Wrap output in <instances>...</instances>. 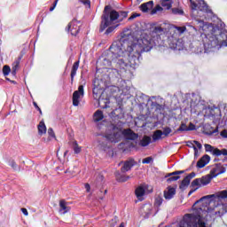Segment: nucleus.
I'll list each match as a JSON object with an SVG mask.
<instances>
[{"label":"nucleus","mask_w":227,"mask_h":227,"mask_svg":"<svg viewBox=\"0 0 227 227\" xmlns=\"http://www.w3.org/2000/svg\"><path fill=\"white\" fill-rule=\"evenodd\" d=\"M193 213L186 214L177 223L179 227H207L208 217H223L227 212V190L202 197L192 206Z\"/></svg>","instance_id":"obj_1"},{"label":"nucleus","mask_w":227,"mask_h":227,"mask_svg":"<svg viewBox=\"0 0 227 227\" xmlns=\"http://www.w3.org/2000/svg\"><path fill=\"white\" fill-rule=\"evenodd\" d=\"M167 31L162 25L154 27L152 32H142L138 39L129 41V43H124L122 47L126 49L132 59H139L143 52H150L153 49V46L157 45L159 35H162V33H166Z\"/></svg>","instance_id":"obj_2"},{"label":"nucleus","mask_w":227,"mask_h":227,"mask_svg":"<svg viewBox=\"0 0 227 227\" xmlns=\"http://www.w3.org/2000/svg\"><path fill=\"white\" fill-rule=\"evenodd\" d=\"M125 43H130V41L124 40L122 43L112 44L109 48L108 58L104 59L103 65L105 68H109L113 63L119 65V67H126L127 61L133 67L139 63V59H134L127 51V49L123 47Z\"/></svg>","instance_id":"obj_3"},{"label":"nucleus","mask_w":227,"mask_h":227,"mask_svg":"<svg viewBox=\"0 0 227 227\" xmlns=\"http://www.w3.org/2000/svg\"><path fill=\"white\" fill-rule=\"evenodd\" d=\"M190 3L192 16L194 17V19H196V17H202V13H210L211 12L207 3H205V0H190Z\"/></svg>","instance_id":"obj_4"},{"label":"nucleus","mask_w":227,"mask_h":227,"mask_svg":"<svg viewBox=\"0 0 227 227\" xmlns=\"http://www.w3.org/2000/svg\"><path fill=\"white\" fill-rule=\"evenodd\" d=\"M123 136V131L118 127H113L112 129L106 131L105 137L110 143H119Z\"/></svg>","instance_id":"obj_5"},{"label":"nucleus","mask_w":227,"mask_h":227,"mask_svg":"<svg viewBox=\"0 0 227 227\" xmlns=\"http://www.w3.org/2000/svg\"><path fill=\"white\" fill-rule=\"evenodd\" d=\"M120 17V14H118V12L112 11L110 12V15L107 13H105L102 17L101 26H100V31H104L106 27H109L114 20H116Z\"/></svg>","instance_id":"obj_6"},{"label":"nucleus","mask_w":227,"mask_h":227,"mask_svg":"<svg viewBox=\"0 0 227 227\" xmlns=\"http://www.w3.org/2000/svg\"><path fill=\"white\" fill-rule=\"evenodd\" d=\"M212 177L211 175H207L204 176L200 178H196L192 182V187H198L200 189V187H205V185H208V184H210V182H212Z\"/></svg>","instance_id":"obj_7"},{"label":"nucleus","mask_w":227,"mask_h":227,"mask_svg":"<svg viewBox=\"0 0 227 227\" xmlns=\"http://www.w3.org/2000/svg\"><path fill=\"white\" fill-rule=\"evenodd\" d=\"M81 29V22L77 20H73L67 27V30L72 35V36H77Z\"/></svg>","instance_id":"obj_8"},{"label":"nucleus","mask_w":227,"mask_h":227,"mask_svg":"<svg viewBox=\"0 0 227 227\" xmlns=\"http://www.w3.org/2000/svg\"><path fill=\"white\" fill-rule=\"evenodd\" d=\"M84 97V86L80 85L78 90L73 93V106L77 107L81 102V98Z\"/></svg>","instance_id":"obj_9"},{"label":"nucleus","mask_w":227,"mask_h":227,"mask_svg":"<svg viewBox=\"0 0 227 227\" xmlns=\"http://www.w3.org/2000/svg\"><path fill=\"white\" fill-rule=\"evenodd\" d=\"M227 165H223L221 163L215 164L210 170V175L212 178H215V176H219V175H223V173H226Z\"/></svg>","instance_id":"obj_10"},{"label":"nucleus","mask_w":227,"mask_h":227,"mask_svg":"<svg viewBox=\"0 0 227 227\" xmlns=\"http://www.w3.org/2000/svg\"><path fill=\"white\" fill-rule=\"evenodd\" d=\"M140 214L143 217L147 219V217H150V215L153 214V206L152 204H145L140 208Z\"/></svg>","instance_id":"obj_11"},{"label":"nucleus","mask_w":227,"mask_h":227,"mask_svg":"<svg viewBox=\"0 0 227 227\" xmlns=\"http://www.w3.org/2000/svg\"><path fill=\"white\" fill-rule=\"evenodd\" d=\"M147 189H148V185L146 184L140 185L136 189L135 194L137 200H139V201H143L145 193L146 192Z\"/></svg>","instance_id":"obj_12"},{"label":"nucleus","mask_w":227,"mask_h":227,"mask_svg":"<svg viewBox=\"0 0 227 227\" xmlns=\"http://www.w3.org/2000/svg\"><path fill=\"white\" fill-rule=\"evenodd\" d=\"M175 194H176V189L171 186H168L163 192V196L165 200H173V198H175Z\"/></svg>","instance_id":"obj_13"},{"label":"nucleus","mask_w":227,"mask_h":227,"mask_svg":"<svg viewBox=\"0 0 227 227\" xmlns=\"http://www.w3.org/2000/svg\"><path fill=\"white\" fill-rule=\"evenodd\" d=\"M135 165L136 161L133 159L126 160L121 168V173H127V171H130V169H132Z\"/></svg>","instance_id":"obj_14"},{"label":"nucleus","mask_w":227,"mask_h":227,"mask_svg":"<svg viewBox=\"0 0 227 227\" xmlns=\"http://www.w3.org/2000/svg\"><path fill=\"white\" fill-rule=\"evenodd\" d=\"M122 136L126 139H130L132 141H134V139H137V134L134 133V131H132V129L122 130Z\"/></svg>","instance_id":"obj_15"},{"label":"nucleus","mask_w":227,"mask_h":227,"mask_svg":"<svg viewBox=\"0 0 227 227\" xmlns=\"http://www.w3.org/2000/svg\"><path fill=\"white\" fill-rule=\"evenodd\" d=\"M182 173H184V171H175L168 174L167 176H169V178L167 179V182L168 184H171V182H176V180H180V176H175V175H182Z\"/></svg>","instance_id":"obj_16"},{"label":"nucleus","mask_w":227,"mask_h":227,"mask_svg":"<svg viewBox=\"0 0 227 227\" xmlns=\"http://www.w3.org/2000/svg\"><path fill=\"white\" fill-rule=\"evenodd\" d=\"M208 162H210V156L206 154L202 156L200 160L197 162V168H205L207 164H208Z\"/></svg>","instance_id":"obj_17"},{"label":"nucleus","mask_w":227,"mask_h":227,"mask_svg":"<svg viewBox=\"0 0 227 227\" xmlns=\"http://www.w3.org/2000/svg\"><path fill=\"white\" fill-rule=\"evenodd\" d=\"M70 212V207L67 205V201L60 200L59 201V214H67Z\"/></svg>","instance_id":"obj_18"},{"label":"nucleus","mask_w":227,"mask_h":227,"mask_svg":"<svg viewBox=\"0 0 227 227\" xmlns=\"http://www.w3.org/2000/svg\"><path fill=\"white\" fill-rule=\"evenodd\" d=\"M104 120V112L102 110H97L93 114V121L98 123V121H102Z\"/></svg>","instance_id":"obj_19"},{"label":"nucleus","mask_w":227,"mask_h":227,"mask_svg":"<svg viewBox=\"0 0 227 227\" xmlns=\"http://www.w3.org/2000/svg\"><path fill=\"white\" fill-rule=\"evenodd\" d=\"M152 8H153V1H149L140 5V10L144 12H148V10H152Z\"/></svg>","instance_id":"obj_20"},{"label":"nucleus","mask_w":227,"mask_h":227,"mask_svg":"<svg viewBox=\"0 0 227 227\" xmlns=\"http://www.w3.org/2000/svg\"><path fill=\"white\" fill-rule=\"evenodd\" d=\"M160 4L165 10H171V7L173 6V0H160Z\"/></svg>","instance_id":"obj_21"},{"label":"nucleus","mask_w":227,"mask_h":227,"mask_svg":"<svg viewBox=\"0 0 227 227\" xmlns=\"http://www.w3.org/2000/svg\"><path fill=\"white\" fill-rule=\"evenodd\" d=\"M77 70H79V61L74 63L72 70H71V81H74V77H75L77 74Z\"/></svg>","instance_id":"obj_22"},{"label":"nucleus","mask_w":227,"mask_h":227,"mask_svg":"<svg viewBox=\"0 0 227 227\" xmlns=\"http://www.w3.org/2000/svg\"><path fill=\"white\" fill-rule=\"evenodd\" d=\"M152 143V137H148V136H145L139 145L140 146H148V145H150Z\"/></svg>","instance_id":"obj_23"},{"label":"nucleus","mask_w":227,"mask_h":227,"mask_svg":"<svg viewBox=\"0 0 227 227\" xmlns=\"http://www.w3.org/2000/svg\"><path fill=\"white\" fill-rule=\"evenodd\" d=\"M162 136H163L162 130L157 129L153 134V140L154 142L159 141V139H162Z\"/></svg>","instance_id":"obj_24"},{"label":"nucleus","mask_w":227,"mask_h":227,"mask_svg":"<svg viewBox=\"0 0 227 227\" xmlns=\"http://www.w3.org/2000/svg\"><path fill=\"white\" fill-rule=\"evenodd\" d=\"M171 31H174L175 33H178V35H183V33H185V30L187 29L185 27H176L173 26L170 27Z\"/></svg>","instance_id":"obj_25"},{"label":"nucleus","mask_w":227,"mask_h":227,"mask_svg":"<svg viewBox=\"0 0 227 227\" xmlns=\"http://www.w3.org/2000/svg\"><path fill=\"white\" fill-rule=\"evenodd\" d=\"M189 184H191V180L189 179V177H184L179 186V189H182V191H185V189L189 187Z\"/></svg>","instance_id":"obj_26"},{"label":"nucleus","mask_w":227,"mask_h":227,"mask_svg":"<svg viewBox=\"0 0 227 227\" xmlns=\"http://www.w3.org/2000/svg\"><path fill=\"white\" fill-rule=\"evenodd\" d=\"M220 38H223V40L220 39V42H218L217 44L222 45L223 47H227V34L222 33L220 35Z\"/></svg>","instance_id":"obj_27"},{"label":"nucleus","mask_w":227,"mask_h":227,"mask_svg":"<svg viewBox=\"0 0 227 227\" xmlns=\"http://www.w3.org/2000/svg\"><path fill=\"white\" fill-rule=\"evenodd\" d=\"M38 132L39 134H45L47 132V127H45V122L40 121L38 124Z\"/></svg>","instance_id":"obj_28"},{"label":"nucleus","mask_w":227,"mask_h":227,"mask_svg":"<svg viewBox=\"0 0 227 227\" xmlns=\"http://www.w3.org/2000/svg\"><path fill=\"white\" fill-rule=\"evenodd\" d=\"M99 104H105V106H103V109H107V107H109L110 101L107 98L104 99L99 98Z\"/></svg>","instance_id":"obj_29"},{"label":"nucleus","mask_w":227,"mask_h":227,"mask_svg":"<svg viewBox=\"0 0 227 227\" xmlns=\"http://www.w3.org/2000/svg\"><path fill=\"white\" fill-rule=\"evenodd\" d=\"M164 201V199H162V197L158 196L155 198V201H154V207H160V205H162V202Z\"/></svg>","instance_id":"obj_30"},{"label":"nucleus","mask_w":227,"mask_h":227,"mask_svg":"<svg viewBox=\"0 0 227 227\" xmlns=\"http://www.w3.org/2000/svg\"><path fill=\"white\" fill-rule=\"evenodd\" d=\"M73 150L74 153H79L82 151L81 146H79L76 141L73 142Z\"/></svg>","instance_id":"obj_31"},{"label":"nucleus","mask_w":227,"mask_h":227,"mask_svg":"<svg viewBox=\"0 0 227 227\" xmlns=\"http://www.w3.org/2000/svg\"><path fill=\"white\" fill-rule=\"evenodd\" d=\"M189 131V127L185 123H182L177 129V132H187Z\"/></svg>","instance_id":"obj_32"},{"label":"nucleus","mask_w":227,"mask_h":227,"mask_svg":"<svg viewBox=\"0 0 227 227\" xmlns=\"http://www.w3.org/2000/svg\"><path fill=\"white\" fill-rule=\"evenodd\" d=\"M204 47H205L206 52H210V51H208L207 49H215V41H212L211 42V45L210 44H204Z\"/></svg>","instance_id":"obj_33"},{"label":"nucleus","mask_w":227,"mask_h":227,"mask_svg":"<svg viewBox=\"0 0 227 227\" xmlns=\"http://www.w3.org/2000/svg\"><path fill=\"white\" fill-rule=\"evenodd\" d=\"M170 132H172L171 128H169V127L163 128L162 134H163V136H165V137H168L169 136Z\"/></svg>","instance_id":"obj_34"},{"label":"nucleus","mask_w":227,"mask_h":227,"mask_svg":"<svg viewBox=\"0 0 227 227\" xmlns=\"http://www.w3.org/2000/svg\"><path fill=\"white\" fill-rule=\"evenodd\" d=\"M129 179H130V176H125V175L120 176L117 177L118 182H127V180H129Z\"/></svg>","instance_id":"obj_35"},{"label":"nucleus","mask_w":227,"mask_h":227,"mask_svg":"<svg viewBox=\"0 0 227 227\" xmlns=\"http://www.w3.org/2000/svg\"><path fill=\"white\" fill-rule=\"evenodd\" d=\"M157 12H162V7L160 5H156L155 8L151 12L152 15H155Z\"/></svg>","instance_id":"obj_36"},{"label":"nucleus","mask_w":227,"mask_h":227,"mask_svg":"<svg viewBox=\"0 0 227 227\" xmlns=\"http://www.w3.org/2000/svg\"><path fill=\"white\" fill-rule=\"evenodd\" d=\"M204 146H205L206 152H211V153H213L214 149L215 148V147H214V146H212L211 145H208V144H205Z\"/></svg>","instance_id":"obj_37"},{"label":"nucleus","mask_w":227,"mask_h":227,"mask_svg":"<svg viewBox=\"0 0 227 227\" xmlns=\"http://www.w3.org/2000/svg\"><path fill=\"white\" fill-rule=\"evenodd\" d=\"M172 13H174L175 15H182V13H184V11L178 8H174L172 9Z\"/></svg>","instance_id":"obj_38"},{"label":"nucleus","mask_w":227,"mask_h":227,"mask_svg":"<svg viewBox=\"0 0 227 227\" xmlns=\"http://www.w3.org/2000/svg\"><path fill=\"white\" fill-rule=\"evenodd\" d=\"M11 68L8 66H4L3 68V74L4 75H8L11 72Z\"/></svg>","instance_id":"obj_39"},{"label":"nucleus","mask_w":227,"mask_h":227,"mask_svg":"<svg viewBox=\"0 0 227 227\" xmlns=\"http://www.w3.org/2000/svg\"><path fill=\"white\" fill-rule=\"evenodd\" d=\"M18 68H19V62H15L12 66V75H15V74H17Z\"/></svg>","instance_id":"obj_40"},{"label":"nucleus","mask_w":227,"mask_h":227,"mask_svg":"<svg viewBox=\"0 0 227 227\" xmlns=\"http://www.w3.org/2000/svg\"><path fill=\"white\" fill-rule=\"evenodd\" d=\"M152 160H153V157H147L142 160V163L143 164H150V162H152Z\"/></svg>","instance_id":"obj_41"},{"label":"nucleus","mask_w":227,"mask_h":227,"mask_svg":"<svg viewBox=\"0 0 227 227\" xmlns=\"http://www.w3.org/2000/svg\"><path fill=\"white\" fill-rule=\"evenodd\" d=\"M213 155H215L216 157H219V156H221V150H219L218 148H215V149H213Z\"/></svg>","instance_id":"obj_42"},{"label":"nucleus","mask_w":227,"mask_h":227,"mask_svg":"<svg viewBox=\"0 0 227 227\" xmlns=\"http://www.w3.org/2000/svg\"><path fill=\"white\" fill-rule=\"evenodd\" d=\"M114 29H116V27H109L106 31V34L109 35L110 33H113V31H114Z\"/></svg>","instance_id":"obj_43"},{"label":"nucleus","mask_w":227,"mask_h":227,"mask_svg":"<svg viewBox=\"0 0 227 227\" xmlns=\"http://www.w3.org/2000/svg\"><path fill=\"white\" fill-rule=\"evenodd\" d=\"M81 3H82V4H84L85 6H87L88 8H90V0H80Z\"/></svg>","instance_id":"obj_44"},{"label":"nucleus","mask_w":227,"mask_h":227,"mask_svg":"<svg viewBox=\"0 0 227 227\" xmlns=\"http://www.w3.org/2000/svg\"><path fill=\"white\" fill-rule=\"evenodd\" d=\"M193 143L196 145V148H198L199 150H201L203 148V145H201V144L196 140H193Z\"/></svg>","instance_id":"obj_45"},{"label":"nucleus","mask_w":227,"mask_h":227,"mask_svg":"<svg viewBox=\"0 0 227 227\" xmlns=\"http://www.w3.org/2000/svg\"><path fill=\"white\" fill-rule=\"evenodd\" d=\"M187 146H189L190 148H196L195 144H194V140L193 141H188L187 142Z\"/></svg>","instance_id":"obj_46"},{"label":"nucleus","mask_w":227,"mask_h":227,"mask_svg":"<svg viewBox=\"0 0 227 227\" xmlns=\"http://www.w3.org/2000/svg\"><path fill=\"white\" fill-rule=\"evenodd\" d=\"M48 134L49 136H51V137H56V135L54 134V130L52 129V128H50L48 129Z\"/></svg>","instance_id":"obj_47"},{"label":"nucleus","mask_w":227,"mask_h":227,"mask_svg":"<svg viewBox=\"0 0 227 227\" xmlns=\"http://www.w3.org/2000/svg\"><path fill=\"white\" fill-rule=\"evenodd\" d=\"M116 223H118V218L114 217L112 219L110 226L114 227L116 226Z\"/></svg>","instance_id":"obj_48"},{"label":"nucleus","mask_w":227,"mask_h":227,"mask_svg":"<svg viewBox=\"0 0 227 227\" xmlns=\"http://www.w3.org/2000/svg\"><path fill=\"white\" fill-rule=\"evenodd\" d=\"M194 176H196V173L192 172L186 176V178H188V180H191L192 178H194Z\"/></svg>","instance_id":"obj_49"},{"label":"nucleus","mask_w":227,"mask_h":227,"mask_svg":"<svg viewBox=\"0 0 227 227\" xmlns=\"http://www.w3.org/2000/svg\"><path fill=\"white\" fill-rule=\"evenodd\" d=\"M195 129H196V126L192 124V122H190L188 130H195Z\"/></svg>","instance_id":"obj_50"},{"label":"nucleus","mask_w":227,"mask_h":227,"mask_svg":"<svg viewBox=\"0 0 227 227\" xmlns=\"http://www.w3.org/2000/svg\"><path fill=\"white\" fill-rule=\"evenodd\" d=\"M198 189H200L198 186L193 187V189L189 192L188 196H191V194H192L193 192H196Z\"/></svg>","instance_id":"obj_51"},{"label":"nucleus","mask_w":227,"mask_h":227,"mask_svg":"<svg viewBox=\"0 0 227 227\" xmlns=\"http://www.w3.org/2000/svg\"><path fill=\"white\" fill-rule=\"evenodd\" d=\"M220 135L222 136V137L227 138V129L223 130V131L220 133Z\"/></svg>","instance_id":"obj_52"},{"label":"nucleus","mask_w":227,"mask_h":227,"mask_svg":"<svg viewBox=\"0 0 227 227\" xmlns=\"http://www.w3.org/2000/svg\"><path fill=\"white\" fill-rule=\"evenodd\" d=\"M220 155H224V156H226V155H227V149H222V150H220Z\"/></svg>","instance_id":"obj_53"},{"label":"nucleus","mask_w":227,"mask_h":227,"mask_svg":"<svg viewBox=\"0 0 227 227\" xmlns=\"http://www.w3.org/2000/svg\"><path fill=\"white\" fill-rule=\"evenodd\" d=\"M21 212H22V214H24L25 215H29V213L27 212V208L22 207V208H21Z\"/></svg>","instance_id":"obj_54"},{"label":"nucleus","mask_w":227,"mask_h":227,"mask_svg":"<svg viewBox=\"0 0 227 227\" xmlns=\"http://www.w3.org/2000/svg\"><path fill=\"white\" fill-rule=\"evenodd\" d=\"M196 22H198V24H200V27H203V26H204L203 20H196Z\"/></svg>","instance_id":"obj_55"},{"label":"nucleus","mask_w":227,"mask_h":227,"mask_svg":"<svg viewBox=\"0 0 227 227\" xmlns=\"http://www.w3.org/2000/svg\"><path fill=\"white\" fill-rule=\"evenodd\" d=\"M136 17H139V14H137V13H135V14H132L130 17H129V20H134V19H136Z\"/></svg>","instance_id":"obj_56"},{"label":"nucleus","mask_w":227,"mask_h":227,"mask_svg":"<svg viewBox=\"0 0 227 227\" xmlns=\"http://www.w3.org/2000/svg\"><path fill=\"white\" fill-rule=\"evenodd\" d=\"M194 155L195 157H198L200 155V152L198 151V147H194Z\"/></svg>","instance_id":"obj_57"},{"label":"nucleus","mask_w":227,"mask_h":227,"mask_svg":"<svg viewBox=\"0 0 227 227\" xmlns=\"http://www.w3.org/2000/svg\"><path fill=\"white\" fill-rule=\"evenodd\" d=\"M85 189L87 192H90V190L91 189V187L90 186V184H85Z\"/></svg>","instance_id":"obj_58"},{"label":"nucleus","mask_w":227,"mask_h":227,"mask_svg":"<svg viewBox=\"0 0 227 227\" xmlns=\"http://www.w3.org/2000/svg\"><path fill=\"white\" fill-rule=\"evenodd\" d=\"M12 168H13L15 169V168H17V163H15L14 161L12 162L11 164Z\"/></svg>","instance_id":"obj_59"},{"label":"nucleus","mask_w":227,"mask_h":227,"mask_svg":"<svg viewBox=\"0 0 227 227\" xmlns=\"http://www.w3.org/2000/svg\"><path fill=\"white\" fill-rule=\"evenodd\" d=\"M34 106L35 107V109H39L40 106H38V104H36V102H33Z\"/></svg>","instance_id":"obj_60"},{"label":"nucleus","mask_w":227,"mask_h":227,"mask_svg":"<svg viewBox=\"0 0 227 227\" xmlns=\"http://www.w3.org/2000/svg\"><path fill=\"white\" fill-rule=\"evenodd\" d=\"M127 224L125 223H121L119 227H126Z\"/></svg>","instance_id":"obj_61"},{"label":"nucleus","mask_w":227,"mask_h":227,"mask_svg":"<svg viewBox=\"0 0 227 227\" xmlns=\"http://www.w3.org/2000/svg\"><path fill=\"white\" fill-rule=\"evenodd\" d=\"M59 0H55V2H54V4H53V6L56 8V6L58 5V2H59Z\"/></svg>","instance_id":"obj_62"},{"label":"nucleus","mask_w":227,"mask_h":227,"mask_svg":"<svg viewBox=\"0 0 227 227\" xmlns=\"http://www.w3.org/2000/svg\"><path fill=\"white\" fill-rule=\"evenodd\" d=\"M56 7L53 5L52 7H51L50 8V12H54V9H55Z\"/></svg>","instance_id":"obj_63"},{"label":"nucleus","mask_w":227,"mask_h":227,"mask_svg":"<svg viewBox=\"0 0 227 227\" xmlns=\"http://www.w3.org/2000/svg\"><path fill=\"white\" fill-rule=\"evenodd\" d=\"M37 111H39L40 114H42V109H40V107L37 108Z\"/></svg>","instance_id":"obj_64"}]
</instances>
